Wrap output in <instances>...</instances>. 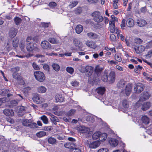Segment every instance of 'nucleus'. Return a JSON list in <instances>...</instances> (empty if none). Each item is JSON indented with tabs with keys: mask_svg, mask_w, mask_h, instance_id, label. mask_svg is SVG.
<instances>
[{
	"mask_svg": "<svg viewBox=\"0 0 152 152\" xmlns=\"http://www.w3.org/2000/svg\"><path fill=\"white\" fill-rule=\"evenodd\" d=\"M76 112V110L74 109H72L66 113L67 115L70 116L74 115Z\"/></svg>",
	"mask_w": 152,
	"mask_h": 152,
	"instance_id": "43",
	"label": "nucleus"
},
{
	"mask_svg": "<svg viewBox=\"0 0 152 152\" xmlns=\"http://www.w3.org/2000/svg\"><path fill=\"white\" fill-rule=\"evenodd\" d=\"M46 91L47 88L43 86H40L37 88V91L39 93H45Z\"/></svg>",
	"mask_w": 152,
	"mask_h": 152,
	"instance_id": "27",
	"label": "nucleus"
},
{
	"mask_svg": "<svg viewBox=\"0 0 152 152\" xmlns=\"http://www.w3.org/2000/svg\"><path fill=\"white\" fill-rule=\"evenodd\" d=\"M46 134V133L44 131H40L36 133L37 136L39 137H42Z\"/></svg>",
	"mask_w": 152,
	"mask_h": 152,
	"instance_id": "41",
	"label": "nucleus"
},
{
	"mask_svg": "<svg viewBox=\"0 0 152 152\" xmlns=\"http://www.w3.org/2000/svg\"><path fill=\"white\" fill-rule=\"evenodd\" d=\"M74 43L75 45L77 47L80 48L82 46V43L76 39L74 40Z\"/></svg>",
	"mask_w": 152,
	"mask_h": 152,
	"instance_id": "36",
	"label": "nucleus"
},
{
	"mask_svg": "<svg viewBox=\"0 0 152 152\" xmlns=\"http://www.w3.org/2000/svg\"><path fill=\"white\" fill-rule=\"evenodd\" d=\"M103 20L105 24H104L103 23H101L99 25V27L100 28H102L104 27L106 25L108 24L109 21V20L107 18L105 17L104 18V19Z\"/></svg>",
	"mask_w": 152,
	"mask_h": 152,
	"instance_id": "34",
	"label": "nucleus"
},
{
	"mask_svg": "<svg viewBox=\"0 0 152 152\" xmlns=\"http://www.w3.org/2000/svg\"><path fill=\"white\" fill-rule=\"evenodd\" d=\"M126 25L129 27H133L134 25V20L132 18H129L127 20Z\"/></svg>",
	"mask_w": 152,
	"mask_h": 152,
	"instance_id": "22",
	"label": "nucleus"
},
{
	"mask_svg": "<svg viewBox=\"0 0 152 152\" xmlns=\"http://www.w3.org/2000/svg\"><path fill=\"white\" fill-rule=\"evenodd\" d=\"M141 120L142 122L145 125L148 124L150 122L149 118L146 115L142 116Z\"/></svg>",
	"mask_w": 152,
	"mask_h": 152,
	"instance_id": "20",
	"label": "nucleus"
},
{
	"mask_svg": "<svg viewBox=\"0 0 152 152\" xmlns=\"http://www.w3.org/2000/svg\"><path fill=\"white\" fill-rule=\"evenodd\" d=\"M32 66L35 70H39V67L34 62L33 63Z\"/></svg>",
	"mask_w": 152,
	"mask_h": 152,
	"instance_id": "59",
	"label": "nucleus"
},
{
	"mask_svg": "<svg viewBox=\"0 0 152 152\" xmlns=\"http://www.w3.org/2000/svg\"><path fill=\"white\" fill-rule=\"evenodd\" d=\"M34 75L36 79L39 81L43 82L45 79L44 74L41 72H35L34 73Z\"/></svg>",
	"mask_w": 152,
	"mask_h": 152,
	"instance_id": "3",
	"label": "nucleus"
},
{
	"mask_svg": "<svg viewBox=\"0 0 152 152\" xmlns=\"http://www.w3.org/2000/svg\"><path fill=\"white\" fill-rule=\"evenodd\" d=\"M76 129L80 132L82 133L88 132L90 130L88 128L83 126H78L76 127Z\"/></svg>",
	"mask_w": 152,
	"mask_h": 152,
	"instance_id": "6",
	"label": "nucleus"
},
{
	"mask_svg": "<svg viewBox=\"0 0 152 152\" xmlns=\"http://www.w3.org/2000/svg\"><path fill=\"white\" fill-rule=\"evenodd\" d=\"M78 3V2L76 1H73L70 2L69 6L71 8L75 7Z\"/></svg>",
	"mask_w": 152,
	"mask_h": 152,
	"instance_id": "45",
	"label": "nucleus"
},
{
	"mask_svg": "<svg viewBox=\"0 0 152 152\" xmlns=\"http://www.w3.org/2000/svg\"><path fill=\"white\" fill-rule=\"evenodd\" d=\"M123 105L125 108H128L129 107L128 103L126 100H124L123 101Z\"/></svg>",
	"mask_w": 152,
	"mask_h": 152,
	"instance_id": "53",
	"label": "nucleus"
},
{
	"mask_svg": "<svg viewBox=\"0 0 152 152\" xmlns=\"http://www.w3.org/2000/svg\"><path fill=\"white\" fill-rule=\"evenodd\" d=\"M150 96V94L148 92H144L140 94L139 100L136 103L137 106L140 105L142 104V102L146 100L149 99Z\"/></svg>",
	"mask_w": 152,
	"mask_h": 152,
	"instance_id": "2",
	"label": "nucleus"
},
{
	"mask_svg": "<svg viewBox=\"0 0 152 152\" xmlns=\"http://www.w3.org/2000/svg\"><path fill=\"white\" fill-rule=\"evenodd\" d=\"M29 126L31 128H35L37 127V124L35 123H33L31 120Z\"/></svg>",
	"mask_w": 152,
	"mask_h": 152,
	"instance_id": "51",
	"label": "nucleus"
},
{
	"mask_svg": "<svg viewBox=\"0 0 152 152\" xmlns=\"http://www.w3.org/2000/svg\"><path fill=\"white\" fill-rule=\"evenodd\" d=\"M83 29V27L81 25H78L76 26L75 30L77 33L80 34L82 31Z\"/></svg>",
	"mask_w": 152,
	"mask_h": 152,
	"instance_id": "23",
	"label": "nucleus"
},
{
	"mask_svg": "<svg viewBox=\"0 0 152 152\" xmlns=\"http://www.w3.org/2000/svg\"><path fill=\"white\" fill-rule=\"evenodd\" d=\"M66 71L68 73L72 74L74 72V69L72 67H67L66 68Z\"/></svg>",
	"mask_w": 152,
	"mask_h": 152,
	"instance_id": "48",
	"label": "nucleus"
},
{
	"mask_svg": "<svg viewBox=\"0 0 152 152\" xmlns=\"http://www.w3.org/2000/svg\"><path fill=\"white\" fill-rule=\"evenodd\" d=\"M31 120L30 119H25L22 121V124L24 126H29L30 124H31Z\"/></svg>",
	"mask_w": 152,
	"mask_h": 152,
	"instance_id": "31",
	"label": "nucleus"
},
{
	"mask_svg": "<svg viewBox=\"0 0 152 152\" xmlns=\"http://www.w3.org/2000/svg\"><path fill=\"white\" fill-rule=\"evenodd\" d=\"M132 85L130 83H129L126 86L125 90V93L127 96H129L130 94L132 91Z\"/></svg>",
	"mask_w": 152,
	"mask_h": 152,
	"instance_id": "8",
	"label": "nucleus"
},
{
	"mask_svg": "<svg viewBox=\"0 0 152 152\" xmlns=\"http://www.w3.org/2000/svg\"><path fill=\"white\" fill-rule=\"evenodd\" d=\"M86 44L88 47L93 48H95L96 47L95 43L92 41H88L86 42Z\"/></svg>",
	"mask_w": 152,
	"mask_h": 152,
	"instance_id": "24",
	"label": "nucleus"
},
{
	"mask_svg": "<svg viewBox=\"0 0 152 152\" xmlns=\"http://www.w3.org/2000/svg\"><path fill=\"white\" fill-rule=\"evenodd\" d=\"M48 40L51 43L53 44H56L58 42L56 39H49Z\"/></svg>",
	"mask_w": 152,
	"mask_h": 152,
	"instance_id": "54",
	"label": "nucleus"
},
{
	"mask_svg": "<svg viewBox=\"0 0 152 152\" xmlns=\"http://www.w3.org/2000/svg\"><path fill=\"white\" fill-rule=\"evenodd\" d=\"M137 23L138 25L140 26H143L147 24L146 21L142 19H139L137 20Z\"/></svg>",
	"mask_w": 152,
	"mask_h": 152,
	"instance_id": "16",
	"label": "nucleus"
},
{
	"mask_svg": "<svg viewBox=\"0 0 152 152\" xmlns=\"http://www.w3.org/2000/svg\"><path fill=\"white\" fill-rule=\"evenodd\" d=\"M71 85L73 86H77L79 85V83L75 80L72 82Z\"/></svg>",
	"mask_w": 152,
	"mask_h": 152,
	"instance_id": "57",
	"label": "nucleus"
},
{
	"mask_svg": "<svg viewBox=\"0 0 152 152\" xmlns=\"http://www.w3.org/2000/svg\"><path fill=\"white\" fill-rule=\"evenodd\" d=\"M135 50L137 53H139L144 51L145 48L143 46H140L137 48H135Z\"/></svg>",
	"mask_w": 152,
	"mask_h": 152,
	"instance_id": "26",
	"label": "nucleus"
},
{
	"mask_svg": "<svg viewBox=\"0 0 152 152\" xmlns=\"http://www.w3.org/2000/svg\"><path fill=\"white\" fill-rule=\"evenodd\" d=\"M126 84V82L123 80H120L117 84L118 87L119 88H123L125 86Z\"/></svg>",
	"mask_w": 152,
	"mask_h": 152,
	"instance_id": "30",
	"label": "nucleus"
},
{
	"mask_svg": "<svg viewBox=\"0 0 152 152\" xmlns=\"http://www.w3.org/2000/svg\"><path fill=\"white\" fill-rule=\"evenodd\" d=\"M19 40L18 39H14L12 40V45L13 47H17L18 46Z\"/></svg>",
	"mask_w": 152,
	"mask_h": 152,
	"instance_id": "44",
	"label": "nucleus"
},
{
	"mask_svg": "<svg viewBox=\"0 0 152 152\" xmlns=\"http://www.w3.org/2000/svg\"><path fill=\"white\" fill-rule=\"evenodd\" d=\"M13 77L18 80H19L20 78V77L19 75L17 73H15L12 74Z\"/></svg>",
	"mask_w": 152,
	"mask_h": 152,
	"instance_id": "49",
	"label": "nucleus"
},
{
	"mask_svg": "<svg viewBox=\"0 0 152 152\" xmlns=\"http://www.w3.org/2000/svg\"><path fill=\"white\" fill-rule=\"evenodd\" d=\"M3 113L6 116H13L14 113L13 110L12 109H6L4 110Z\"/></svg>",
	"mask_w": 152,
	"mask_h": 152,
	"instance_id": "12",
	"label": "nucleus"
},
{
	"mask_svg": "<svg viewBox=\"0 0 152 152\" xmlns=\"http://www.w3.org/2000/svg\"><path fill=\"white\" fill-rule=\"evenodd\" d=\"M108 73L107 70H105L104 72V75L101 77V80L104 82H108Z\"/></svg>",
	"mask_w": 152,
	"mask_h": 152,
	"instance_id": "18",
	"label": "nucleus"
},
{
	"mask_svg": "<svg viewBox=\"0 0 152 152\" xmlns=\"http://www.w3.org/2000/svg\"><path fill=\"white\" fill-rule=\"evenodd\" d=\"M87 36L89 38H97L98 37L97 34L92 32L88 33L87 34Z\"/></svg>",
	"mask_w": 152,
	"mask_h": 152,
	"instance_id": "29",
	"label": "nucleus"
},
{
	"mask_svg": "<svg viewBox=\"0 0 152 152\" xmlns=\"http://www.w3.org/2000/svg\"><path fill=\"white\" fill-rule=\"evenodd\" d=\"M86 70V73H88L87 76L89 77L91 75L93 72V69L92 67L87 66H85V69Z\"/></svg>",
	"mask_w": 152,
	"mask_h": 152,
	"instance_id": "11",
	"label": "nucleus"
},
{
	"mask_svg": "<svg viewBox=\"0 0 152 152\" xmlns=\"http://www.w3.org/2000/svg\"><path fill=\"white\" fill-rule=\"evenodd\" d=\"M34 39H26V49L28 51H32L34 49V46L32 42Z\"/></svg>",
	"mask_w": 152,
	"mask_h": 152,
	"instance_id": "4",
	"label": "nucleus"
},
{
	"mask_svg": "<svg viewBox=\"0 0 152 152\" xmlns=\"http://www.w3.org/2000/svg\"><path fill=\"white\" fill-rule=\"evenodd\" d=\"M49 6L51 8H54L57 6L56 3L54 2H51L49 3Z\"/></svg>",
	"mask_w": 152,
	"mask_h": 152,
	"instance_id": "56",
	"label": "nucleus"
},
{
	"mask_svg": "<svg viewBox=\"0 0 152 152\" xmlns=\"http://www.w3.org/2000/svg\"><path fill=\"white\" fill-rule=\"evenodd\" d=\"M115 74L114 72L112 71L108 75V81L110 83H113L115 80Z\"/></svg>",
	"mask_w": 152,
	"mask_h": 152,
	"instance_id": "7",
	"label": "nucleus"
},
{
	"mask_svg": "<svg viewBox=\"0 0 152 152\" xmlns=\"http://www.w3.org/2000/svg\"><path fill=\"white\" fill-rule=\"evenodd\" d=\"M21 21V19L20 18L18 17H16L15 18V22L16 25H18L20 24Z\"/></svg>",
	"mask_w": 152,
	"mask_h": 152,
	"instance_id": "47",
	"label": "nucleus"
},
{
	"mask_svg": "<svg viewBox=\"0 0 152 152\" xmlns=\"http://www.w3.org/2000/svg\"><path fill=\"white\" fill-rule=\"evenodd\" d=\"M20 100H12L10 101V105L11 106H17Z\"/></svg>",
	"mask_w": 152,
	"mask_h": 152,
	"instance_id": "39",
	"label": "nucleus"
},
{
	"mask_svg": "<svg viewBox=\"0 0 152 152\" xmlns=\"http://www.w3.org/2000/svg\"><path fill=\"white\" fill-rule=\"evenodd\" d=\"M115 60L121 62L122 61V58L119 56L115 54L114 56Z\"/></svg>",
	"mask_w": 152,
	"mask_h": 152,
	"instance_id": "55",
	"label": "nucleus"
},
{
	"mask_svg": "<svg viewBox=\"0 0 152 152\" xmlns=\"http://www.w3.org/2000/svg\"><path fill=\"white\" fill-rule=\"evenodd\" d=\"M41 99L39 96L37 94L34 96V97L33 98V100L34 102H35L36 103L40 104L42 102Z\"/></svg>",
	"mask_w": 152,
	"mask_h": 152,
	"instance_id": "17",
	"label": "nucleus"
},
{
	"mask_svg": "<svg viewBox=\"0 0 152 152\" xmlns=\"http://www.w3.org/2000/svg\"><path fill=\"white\" fill-rule=\"evenodd\" d=\"M51 121L55 125L57 124V122H59V120L58 118L56 116H54L50 118Z\"/></svg>",
	"mask_w": 152,
	"mask_h": 152,
	"instance_id": "33",
	"label": "nucleus"
},
{
	"mask_svg": "<svg viewBox=\"0 0 152 152\" xmlns=\"http://www.w3.org/2000/svg\"><path fill=\"white\" fill-rule=\"evenodd\" d=\"M108 142L111 146L113 147H115L118 144V141L114 138L109 139Z\"/></svg>",
	"mask_w": 152,
	"mask_h": 152,
	"instance_id": "9",
	"label": "nucleus"
},
{
	"mask_svg": "<svg viewBox=\"0 0 152 152\" xmlns=\"http://www.w3.org/2000/svg\"><path fill=\"white\" fill-rule=\"evenodd\" d=\"M86 120L87 121L93 123L94 121V119L91 116L88 115L86 117Z\"/></svg>",
	"mask_w": 152,
	"mask_h": 152,
	"instance_id": "46",
	"label": "nucleus"
},
{
	"mask_svg": "<svg viewBox=\"0 0 152 152\" xmlns=\"http://www.w3.org/2000/svg\"><path fill=\"white\" fill-rule=\"evenodd\" d=\"M6 94H7V96L8 97L12 96V94L10 93L9 90L7 89H4L2 92V95H5Z\"/></svg>",
	"mask_w": 152,
	"mask_h": 152,
	"instance_id": "28",
	"label": "nucleus"
},
{
	"mask_svg": "<svg viewBox=\"0 0 152 152\" xmlns=\"http://www.w3.org/2000/svg\"><path fill=\"white\" fill-rule=\"evenodd\" d=\"M121 28L122 29H124L126 26L125 20L124 19H123L121 25Z\"/></svg>",
	"mask_w": 152,
	"mask_h": 152,
	"instance_id": "58",
	"label": "nucleus"
},
{
	"mask_svg": "<svg viewBox=\"0 0 152 152\" xmlns=\"http://www.w3.org/2000/svg\"><path fill=\"white\" fill-rule=\"evenodd\" d=\"M110 26L109 29L110 31L112 33H114L115 31V25L112 23H109Z\"/></svg>",
	"mask_w": 152,
	"mask_h": 152,
	"instance_id": "37",
	"label": "nucleus"
},
{
	"mask_svg": "<svg viewBox=\"0 0 152 152\" xmlns=\"http://www.w3.org/2000/svg\"><path fill=\"white\" fill-rule=\"evenodd\" d=\"M72 152H81V151L79 148H75L72 150Z\"/></svg>",
	"mask_w": 152,
	"mask_h": 152,
	"instance_id": "64",
	"label": "nucleus"
},
{
	"mask_svg": "<svg viewBox=\"0 0 152 152\" xmlns=\"http://www.w3.org/2000/svg\"><path fill=\"white\" fill-rule=\"evenodd\" d=\"M100 144V143L99 141H95L90 143L89 145V147L91 148H95L98 147Z\"/></svg>",
	"mask_w": 152,
	"mask_h": 152,
	"instance_id": "15",
	"label": "nucleus"
},
{
	"mask_svg": "<svg viewBox=\"0 0 152 152\" xmlns=\"http://www.w3.org/2000/svg\"><path fill=\"white\" fill-rule=\"evenodd\" d=\"M144 88V85L142 83H138L134 86V90L135 93H140L143 90Z\"/></svg>",
	"mask_w": 152,
	"mask_h": 152,
	"instance_id": "5",
	"label": "nucleus"
},
{
	"mask_svg": "<svg viewBox=\"0 0 152 152\" xmlns=\"http://www.w3.org/2000/svg\"><path fill=\"white\" fill-rule=\"evenodd\" d=\"M40 119L42 120L43 123L45 124H47L48 123V118L45 115H43L41 116L40 117Z\"/></svg>",
	"mask_w": 152,
	"mask_h": 152,
	"instance_id": "35",
	"label": "nucleus"
},
{
	"mask_svg": "<svg viewBox=\"0 0 152 152\" xmlns=\"http://www.w3.org/2000/svg\"><path fill=\"white\" fill-rule=\"evenodd\" d=\"M55 98L56 102H62L64 101V97L61 94H57Z\"/></svg>",
	"mask_w": 152,
	"mask_h": 152,
	"instance_id": "13",
	"label": "nucleus"
},
{
	"mask_svg": "<svg viewBox=\"0 0 152 152\" xmlns=\"http://www.w3.org/2000/svg\"><path fill=\"white\" fill-rule=\"evenodd\" d=\"M98 0H87L88 2L90 4H95L96 3Z\"/></svg>",
	"mask_w": 152,
	"mask_h": 152,
	"instance_id": "62",
	"label": "nucleus"
},
{
	"mask_svg": "<svg viewBox=\"0 0 152 152\" xmlns=\"http://www.w3.org/2000/svg\"><path fill=\"white\" fill-rule=\"evenodd\" d=\"M6 120L7 122L10 123V124H13L14 123V121L13 119L12 118H7Z\"/></svg>",
	"mask_w": 152,
	"mask_h": 152,
	"instance_id": "63",
	"label": "nucleus"
},
{
	"mask_svg": "<svg viewBox=\"0 0 152 152\" xmlns=\"http://www.w3.org/2000/svg\"><path fill=\"white\" fill-rule=\"evenodd\" d=\"M43 68L44 70H45L48 72H49V66L47 64H45L43 66Z\"/></svg>",
	"mask_w": 152,
	"mask_h": 152,
	"instance_id": "61",
	"label": "nucleus"
},
{
	"mask_svg": "<svg viewBox=\"0 0 152 152\" xmlns=\"http://www.w3.org/2000/svg\"><path fill=\"white\" fill-rule=\"evenodd\" d=\"M41 46L42 48L44 49H48L50 48V45L49 42L47 41H44L41 43Z\"/></svg>",
	"mask_w": 152,
	"mask_h": 152,
	"instance_id": "10",
	"label": "nucleus"
},
{
	"mask_svg": "<svg viewBox=\"0 0 152 152\" xmlns=\"http://www.w3.org/2000/svg\"><path fill=\"white\" fill-rule=\"evenodd\" d=\"M107 137V134L106 133H103L101 134L99 140L102 141H104L106 139Z\"/></svg>",
	"mask_w": 152,
	"mask_h": 152,
	"instance_id": "40",
	"label": "nucleus"
},
{
	"mask_svg": "<svg viewBox=\"0 0 152 152\" xmlns=\"http://www.w3.org/2000/svg\"><path fill=\"white\" fill-rule=\"evenodd\" d=\"M103 70V69L100 67L99 66H97L95 69V72L98 74H100L101 72Z\"/></svg>",
	"mask_w": 152,
	"mask_h": 152,
	"instance_id": "38",
	"label": "nucleus"
},
{
	"mask_svg": "<svg viewBox=\"0 0 152 152\" xmlns=\"http://www.w3.org/2000/svg\"><path fill=\"white\" fill-rule=\"evenodd\" d=\"M115 22H118V20L117 18L115 17L113 19H111L110 20L109 23H112L115 24Z\"/></svg>",
	"mask_w": 152,
	"mask_h": 152,
	"instance_id": "60",
	"label": "nucleus"
},
{
	"mask_svg": "<svg viewBox=\"0 0 152 152\" xmlns=\"http://www.w3.org/2000/svg\"><path fill=\"white\" fill-rule=\"evenodd\" d=\"M102 134L99 132H97L94 133L92 136V137L94 139L96 140L99 138L101 136Z\"/></svg>",
	"mask_w": 152,
	"mask_h": 152,
	"instance_id": "32",
	"label": "nucleus"
},
{
	"mask_svg": "<svg viewBox=\"0 0 152 152\" xmlns=\"http://www.w3.org/2000/svg\"><path fill=\"white\" fill-rule=\"evenodd\" d=\"M52 66L53 69L55 71H58L60 69V67L59 65L57 64H52Z\"/></svg>",
	"mask_w": 152,
	"mask_h": 152,
	"instance_id": "42",
	"label": "nucleus"
},
{
	"mask_svg": "<svg viewBox=\"0 0 152 152\" xmlns=\"http://www.w3.org/2000/svg\"><path fill=\"white\" fill-rule=\"evenodd\" d=\"M134 42L136 44H140L142 43V40L141 39H135Z\"/></svg>",
	"mask_w": 152,
	"mask_h": 152,
	"instance_id": "52",
	"label": "nucleus"
},
{
	"mask_svg": "<svg viewBox=\"0 0 152 152\" xmlns=\"http://www.w3.org/2000/svg\"><path fill=\"white\" fill-rule=\"evenodd\" d=\"M150 106V103L149 102H145L142 106V110L145 111L148 109Z\"/></svg>",
	"mask_w": 152,
	"mask_h": 152,
	"instance_id": "21",
	"label": "nucleus"
},
{
	"mask_svg": "<svg viewBox=\"0 0 152 152\" xmlns=\"http://www.w3.org/2000/svg\"><path fill=\"white\" fill-rule=\"evenodd\" d=\"M19 67L18 66H17L16 67L12 68L11 69V71L13 74L15 73H16L17 72L19 71Z\"/></svg>",
	"mask_w": 152,
	"mask_h": 152,
	"instance_id": "50",
	"label": "nucleus"
},
{
	"mask_svg": "<svg viewBox=\"0 0 152 152\" xmlns=\"http://www.w3.org/2000/svg\"><path fill=\"white\" fill-rule=\"evenodd\" d=\"M93 20L97 23L102 22L104 20V18L101 13L98 11H96L92 14Z\"/></svg>",
	"mask_w": 152,
	"mask_h": 152,
	"instance_id": "1",
	"label": "nucleus"
},
{
	"mask_svg": "<svg viewBox=\"0 0 152 152\" xmlns=\"http://www.w3.org/2000/svg\"><path fill=\"white\" fill-rule=\"evenodd\" d=\"M48 141L49 143L51 145H55L57 143V140L56 139L51 137L48 138Z\"/></svg>",
	"mask_w": 152,
	"mask_h": 152,
	"instance_id": "25",
	"label": "nucleus"
},
{
	"mask_svg": "<svg viewBox=\"0 0 152 152\" xmlns=\"http://www.w3.org/2000/svg\"><path fill=\"white\" fill-rule=\"evenodd\" d=\"M17 31L16 29L12 28L10 29L9 32V37L10 38H13L16 35Z\"/></svg>",
	"mask_w": 152,
	"mask_h": 152,
	"instance_id": "14",
	"label": "nucleus"
},
{
	"mask_svg": "<svg viewBox=\"0 0 152 152\" xmlns=\"http://www.w3.org/2000/svg\"><path fill=\"white\" fill-rule=\"evenodd\" d=\"M105 91V89L104 87H100L97 88L96 89V92L99 94L103 95Z\"/></svg>",
	"mask_w": 152,
	"mask_h": 152,
	"instance_id": "19",
	"label": "nucleus"
}]
</instances>
